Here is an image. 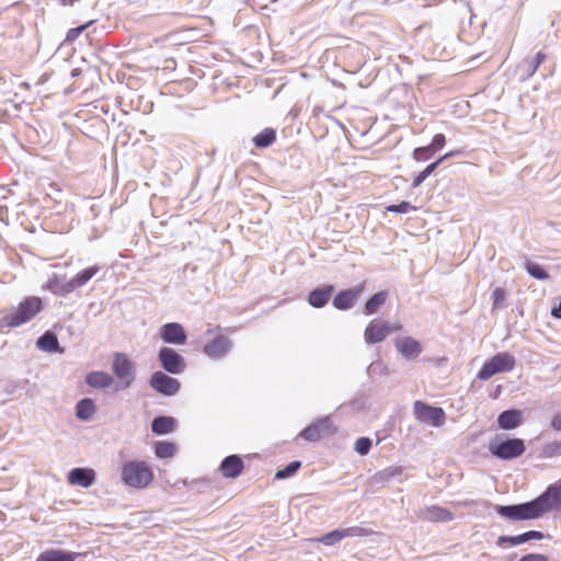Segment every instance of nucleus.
Instances as JSON below:
<instances>
[{
    "label": "nucleus",
    "instance_id": "obj_3",
    "mask_svg": "<svg viewBox=\"0 0 561 561\" xmlns=\"http://www.w3.org/2000/svg\"><path fill=\"white\" fill-rule=\"evenodd\" d=\"M531 504L538 518L547 513L559 511L561 508V479L550 484L541 495L531 501Z\"/></svg>",
    "mask_w": 561,
    "mask_h": 561
},
{
    "label": "nucleus",
    "instance_id": "obj_10",
    "mask_svg": "<svg viewBox=\"0 0 561 561\" xmlns=\"http://www.w3.org/2000/svg\"><path fill=\"white\" fill-rule=\"evenodd\" d=\"M336 432L330 416L320 417L299 433L308 442H317L327 435Z\"/></svg>",
    "mask_w": 561,
    "mask_h": 561
},
{
    "label": "nucleus",
    "instance_id": "obj_23",
    "mask_svg": "<svg viewBox=\"0 0 561 561\" xmlns=\"http://www.w3.org/2000/svg\"><path fill=\"white\" fill-rule=\"evenodd\" d=\"M333 290L332 285L316 288L309 294L308 301L314 308H322L328 304Z\"/></svg>",
    "mask_w": 561,
    "mask_h": 561
},
{
    "label": "nucleus",
    "instance_id": "obj_29",
    "mask_svg": "<svg viewBox=\"0 0 561 561\" xmlns=\"http://www.w3.org/2000/svg\"><path fill=\"white\" fill-rule=\"evenodd\" d=\"M95 411L94 401L89 398L80 400L76 405V415L81 421H89Z\"/></svg>",
    "mask_w": 561,
    "mask_h": 561
},
{
    "label": "nucleus",
    "instance_id": "obj_48",
    "mask_svg": "<svg viewBox=\"0 0 561 561\" xmlns=\"http://www.w3.org/2000/svg\"><path fill=\"white\" fill-rule=\"evenodd\" d=\"M87 25H81L79 27H76V28H72L70 30L69 34H72L73 35H77V34H80L81 32H83V30H85Z\"/></svg>",
    "mask_w": 561,
    "mask_h": 561
},
{
    "label": "nucleus",
    "instance_id": "obj_35",
    "mask_svg": "<svg viewBox=\"0 0 561 561\" xmlns=\"http://www.w3.org/2000/svg\"><path fill=\"white\" fill-rule=\"evenodd\" d=\"M438 167V162L428 164L419 175L413 180L412 186L416 188L420 186Z\"/></svg>",
    "mask_w": 561,
    "mask_h": 561
},
{
    "label": "nucleus",
    "instance_id": "obj_9",
    "mask_svg": "<svg viewBox=\"0 0 561 561\" xmlns=\"http://www.w3.org/2000/svg\"><path fill=\"white\" fill-rule=\"evenodd\" d=\"M495 512L510 520L537 519L531 501L515 505H495Z\"/></svg>",
    "mask_w": 561,
    "mask_h": 561
},
{
    "label": "nucleus",
    "instance_id": "obj_19",
    "mask_svg": "<svg viewBox=\"0 0 561 561\" xmlns=\"http://www.w3.org/2000/svg\"><path fill=\"white\" fill-rule=\"evenodd\" d=\"M364 290V285L340 291L333 299V306L339 310L351 309Z\"/></svg>",
    "mask_w": 561,
    "mask_h": 561
},
{
    "label": "nucleus",
    "instance_id": "obj_42",
    "mask_svg": "<svg viewBox=\"0 0 561 561\" xmlns=\"http://www.w3.org/2000/svg\"><path fill=\"white\" fill-rule=\"evenodd\" d=\"M492 299H493V308H500L502 307L504 300H505V291L503 288H495L492 293Z\"/></svg>",
    "mask_w": 561,
    "mask_h": 561
},
{
    "label": "nucleus",
    "instance_id": "obj_43",
    "mask_svg": "<svg viewBox=\"0 0 561 561\" xmlns=\"http://www.w3.org/2000/svg\"><path fill=\"white\" fill-rule=\"evenodd\" d=\"M446 139L443 134H436L433 138V141L428 147L432 149L433 152L440 150L445 146Z\"/></svg>",
    "mask_w": 561,
    "mask_h": 561
},
{
    "label": "nucleus",
    "instance_id": "obj_22",
    "mask_svg": "<svg viewBox=\"0 0 561 561\" xmlns=\"http://www.w3.org/2000/svg\"><path fill=\"white\" fill-rule=\"evenodd\" d=\"M85 382L95 389H106L113 386V377L105 371H92L87 375Z\"/></svg>",
    "mask_w": 561,
    "mask_h": 561
},
{
    "label": "nucleus",
    "instance_id": "obj_41",
    "mask_svg": "<svg viewBox=\"0 0 561 561\" xmlns=\"http://www.w3.org/2000/svg\"><path fill=\"white\" fill-rule=\"evenodd\" d=\"M546 59V55L541 51L537 53L535 58L529 60L528 64V71L529 75H534L536 70L538 69L539 65Z\"/></svg>",
    "mask_w": 561,
    "mask_h": 561
},
{
    "label": "nucleus",
    "instance_id": "obj_24",
    "mask_svg": "<svg viewBox=\"0 0 561 561\" xmlns=\"http://www.w3.org/2000/svg\"><path fill=\"white\" fill-rule=\"evenodd\" d=\"M499 426L502 430H514L522 423V413L517 410H507L497 417Z\"/></svg>",
    "mask_w": 561,
    "mask_h": 561
},
{
    "label": "nucleus",
    "instance_id": "obj_13",
    "mask_svg": "<svg viewBox=\"0 0 561 561\" xmlns=\"http://www.w3.org/2000/svg\"><path fill=\"white\" fill-rule=\"evenodd\" d=\"M394 347L403 358L410 362L416 360L423 352L421 343L412 336H398L394 339Z\"/></svg>",
    "mask_w": 561,
    "mask_h": 561
},
{
    "label": "nucleus",
    "instance_id": "obj_36",
    "mask_svg": "<svg viewBox=\"0 0 561 561\" xmlns=\"http://www.w3.org/2000/svg\"><path fill=\"white\" fill-rule=\"evenodd\" d=\"M561 455V442L549 443L542 448V456L546 458H552Z\"/></svg>",
    "mask_w": 561,
    "mask_h": 561
},
{
    "label": "nucleus",
    "instance_id": "obj_5",
    "mask_svg": "<svg viewBox=\"0 0 561 561\" xmlns=\"http://www.w3.org/2000/svg\"><path fill=\"white\" fill-rule=\"evenodd\" d=\"M112 370L118 378L116 390L129 388L135 380V364L127 357L126 354H115Z\"/></svg>",
    "mask_w": 561,
    "mask_h": 561
},
{
    "label": "nucleus",
    "instance_id": "obj_11",
    "mask_svg": "<svg viewBox=\"0 0 561 561\" xmlns=\"http://www.w3.org/2000/svg\"><path fill=\"white\" fill-rule=\"evenodd\" d=\"M158 358L162 368L170 374L179 375L186 368L184 357L171 347H162L159 351Z\"/></svg>",
    "mask_w": 561,
    "mask_h": 561
},
{
    "label": "nucleus",
    "instance_id": "obj_12",
    "mask_svg": "<svg viewBox=\"0 0 561 561\" xmlns=\"http://www.w3.org/2000/svg\"><path fill=\"white\" fill-rule=\"evenodd\" d=\"M149 383L153 390L164 396H174L181 388V383L178 379L162 371L153 373Z\"/></svg>",
    "mask_w": 561,
    "mask_h": 561
},
{
    "label": "nucleus",
    "instance_id": "obj_17",
    "mask_svg": "<svg viewBox=\"0 0 561 561\" xmlns=\"http://www.w3.org/2000/svg\"><path fill=\"white\" fill-rule=\"evenodd\" d=\"M232 347V342L225 335H218L214 340L207 342L204 345V353L213 358L219 359L229 353Z\"/></svg>",
    "mask_w": 561,
    "mask_h": 561
},
{
    "label": "nucleus",
    "instance_id": "obj_15",
    "mask_svg": "<svg viewBox=\"0 0 561 561\" xmlns=\"http://www.w3.org/2000/svg\"><path fill=\"white\" fill-rule=\"evenodd\" d=\"M159 335L168 344L183 345L187 340L183 325L178 322H170L160 327Z\"/></svg>",
    "mask_w": 561,
    "mask_h": 561
},
{
    "label": "nucleus",
    "instance_id": "obj_38",
    "mask_svg": "<svg viewBox=\"0 0 561 561\" xmlns=\"http://www.w3.org/2000/svg\"><path fill=\"white\" fill-rule=\"evenodd\" d=\"M387 211L390 213H400V214H407L411 210H416V207L411 205L409 202H401L397 205H389L387 208Z\"/></svg>",
    "mask_w": 561,
    "mask_h": 561
},
{
    "label": "nucleus",
    "instance_id": "obj_6",
    "mask_svg": "<svg viewBox=\"0 0 561 561\" xmlns=\"http://www.w3.org/2000/svg\"><path fill=\"white\" fill-rule=\"evenodd\" d=\"M490 453L504 460L515 459L525 451L524 440L520 438H511L503 442H491L489 445Z\"/></svg>",
    "mask_w": 561,
    "mask_h": 561
},
{
    "label": "nucleus",
    "instance_id": "obj_20",
    "mask_svg": "<svg viewBox=\"0 0 561 561\" xmlns=\"http://www.w3.org/2000/svg\"><path fill=\"white\" fill-rule=\"evenodd\" d=\"M417 516L424 520L433 523H446L454 519V514L451 512L437 505H431L420 510Z\"/></svg>",
    "mask_w": 561,
    "mask_h": 561
},
{
    "label": "nucleus",
    "instance_id": "obj_45",
    "mask_svg": "<svg viewBox=\"0 0 561 561\" xmlns=\"http://www.w3.org/2000/svg\"><path fill=\"white\" fill-rule=\"evenodd\" d=\"M519 561H548V558L540 553H530L522 557Z\"/></svg>",
    "mask_w": 561,
    "mask_h": 561
},
{
    "label": "nucleus",
    "instance_id": "obj_39",
    "mask_svg": "<svg viewBox=\"0 0 561 561\" xmlns=\"http://www.w3.org/2000/svg\"><path fill=\"white\" fill-rule=\"evenodd\" d=\"M542 538L543 534L537 530H529L524 534L517 535L518 545H522L529 540H540Z\"/></svg>",
    "mask_w": 561,
    "mask_h": 561
},
{
    "label": "nucleus",
    "instance_id": "obj_32",
    "mask_svg": "<svg viewBox=\"0 0 561 561\" xmlns=\"http://www.w3.org/2000/svg\"><path fill=\"white\" fill-rule=\"evenodd\" d=\"M176 453L175 444L171 442H157L154 446V454L159 458H171Z\"/></svg>",
    "mask_w": 561,
    "mask_h": 561
},
{
    "label": "nucleus",
    "instance_id": "obj_40",
    "mask_svg": "<svg viewBox=\"0 0 561 561\" xmlns=\"http://www.w3.org/2000/svg\"><path fill=\"white\" fill-rule=\"evenodd\" d=\"M432 153H433V151L428 146L420 147V148L414 149L413 158L416 161H423V160H427L432 156Z\"/></svg>",
    "mask_w": 561,
    "mask_h": 561
},
{
    "label": "nucleus",
    "instance_id": "obj_47",
    "mask_svg": "<svg viewBox=\"0 0 561 561\" xmlns=\"http://www.w3.org/2000/svg\"><path fill=\"white\" fill-rule=\"evenodd\" d=\"M87 25H81L79 27H76V28H72L70 30L69 34H72L73 35H77V34H80L81 32H83V30H85Z\"/></svg>",
    "mask_w": 561,
    "mask_h": 561
},
{
    "label": "nucleus",
    "instance_id": "obj_37",
    "mask_svg": "<svg viewBox=\"0 0 561 561\" xmlns=\"http://www.w3.org/2000/svg\"><path fill=\"white\" fill-rule=\"evenodd\" d=\"M371 448V440L368 437H359L355 442V451L359 454L360 456H365L369 453Z\"/></svg>",
    "mask_w": 561,
    "mask_h": 561
},
{
    "label": "nucleus",
    "instance_id": "obj_31",
    "mask_svg": "<svg viewBox=\"0 0 561 561\" xmlns=\"http://www.w3.org/2000/svg\"><path fill=\"white\" fill-rule=\"evenodd\" d=\"M276 139L275 130L272 128H265L261 133H259L254 138L253 141L256 147L259 148H266L271 146Z\"/></svg>",
    "mask_w": 561,
    "mask_h": 561
},
{
    "label": "nucleus",
    "instance_id": "obj_2",
    "mask_svg": "<svg viewBox=\"0 0 561 561\" xmlns=\"http://www.w3.org/2000/svg\"><path fill=\"white\" fill-rule=\"evenodd\" d=\"M153 471L145 460H129L122 466L121 480L133 489H146L153 481Z\"/></svg>",
    "mask_w": 561,
    "mask_h": 561
},
{
    "label": "nucleus",
    "instance_id": "obj_25",
    "mask_svg": "<svg viewBox=\"0 0 561 561\" xmlns=\"http://www.w3.org/2000/svg\"><path fill=\"white\" fill-rule=\"evenodd\" d=\"M78 553L69 552L66 550H47L42 552L36 561H76Z\"/></svg>",
    "mask_w": 561,
    "mask_h": 561
},
{
    "label": "nucleus",
    "instance_id": "obj_18",
    "mask_svg": "<svg viewBox=\"0 0 561 561\" xmlns=\"http://www.w3.org/2000/svg\"><path fill=\"white\" fill-rule=\"evenodd\" d=\"M95 471L92 468H75L68 472V483L70 485L89 488L95 481Z\"/></svg>",
    "mask_w": 561,
    "mask_h": 561
},
{
    "label": "nucleus",
    "instance_id": "obj_27",
    "mask_svg": "<svg viewBox=\"0 0 561 561\" xmlns=\"http://www.w3.org/2000/svg\"><path fill=\"white\" fill-rule=\"evenodd\" d=\"M176 422L171 416H159L152 421L151 430L157 435H164L175 430Z\"/></svg>",
    "mask_w": 561,
    "mask_h": 561
},
{
    "label": "nucleus",
    "instance_id": "obj_50",
    "mask_svg": "<svg viewBox=\"0 0 561 561\" xmlns=\"http://www.w3.org/2000/svg\"><path fill=\"white\" fill-rule=\"evenodd\" d=\"M73 0H62L64 4H67L68 2H72Z\"/></svg>",
    "mask_w": 561,
    "mask_h": 561
},
{
    "label": "nucleus",
    "instance_id": "obj_30",
    "mask_svg": "<svg viewBox=\"0 0 561 561\" xmlns=\"http://www.w3.org/2000/svg\"><path fill=\"white\" fill-rule=\"evenodd\" d=\"M388 294L386 291H378L365 305V313L370 316L378 311V309L386 302Z\"/></svg>",
    "mask_w": 561,
    "mask_h": 561
},
{
    "label": "nucleus",
    "instance_id": "obj_4",
    "mask_svg": "<svg viewBox=\"0 0 561 561\" xmlns=\"http://www.w3.org/2000/svg\"><path fill=\"white\" fill-rule=\"evenodd\" d=\"M515 364L516 360L512 354L507 352L497 353L483 364L478 373V378L488 380L495 374L511 371Z\"/></svg>",
    "mask_w": 561,
    "mask_h": 561
},
{
    "label": "nucleus",
    "instance_id": "obj_16",
    "mask_svg": "<svg viewBox=\"0 0 561 561\" xmlns=\"http://www.w3.org/2000/svg\"><path fill=\"white\" fill-rule=\"evenodd\" d=\"M368 531L362 527H350L345 529H335L331 533L323 535L318 539H313L314 541L321 542L325 546H333L346 537H362L366 536Z\"/></svg>",
    "mask_w": 561,
    "mask_h": 561
},
{
    "label": "nucleus",
    "instance_id": "obj_21",
    "mask_svg": "<svg viewBox=\"0 0 561 561\" xmlns=\"http://www.w3.org/2000/svg\"><path fill=\"white\" fill-rule=\"evenodd\" d=\"M243 467L242 459L237 455H231L221 461L219 469L225 478L234 479L240 476Z\"/></svg>",
    "mask_w": 561,
    "mask_h": 561
},
{
    "label": "nucleus",
    "instance_id": "obj_46",
    "mask_svg": "<svg viewBox=\"0 0 561 561\" xmlns=\"http://www.w3.org/2000/svg\"><path fill=\"white\" fill-rule=\"evenodd\" d=\"M551 425L554 430L561 431V414L553 417Z\"/></svg>",
    "mask_w": 561,
    "mask_h": 561
},
{
    "label": "nucleus",
    "instance_id": "obj_28",
    "mask_svg": "<svg viewBox=\"0 0 561 561\" xmlns=\"http://www.w3.org/2000/svg\"><path fill=\"white\" fill-rule=\"evenodd\" d=\"M36 346L44 352L56 353L62 352L59 347L57 336L51 332H45L36 342Z\"/></svg>",
    "mask_w": 561,
    "mask_h": 561
},
{
    "label": "nucleus",
    "instance_id": "obj_33",
    "mask_svg": "<svg viewBox=\"0 0 561 561\" xmlns=\"http://www.w3.org/2000/svg\"><path fill=\"white\" fill-rule=\"evenodd\" d=\"M526 270L528 274L536 279L543 280L549 277L548 273L542 268V266L537 263L528 261L526 263Z\"/></svg>",
    "mask_w": 561,
    "mask_h": 561
},
{
    "label": "nucleus",
    "instance_id": "obj_49",
    "mask_svg": "<svg viewBox=\"0 0 561 561\" xmlns=\"http://www.w3.org/2000/svg\"><path fill=\"white\" fill-rule=\"evenodd\" d=\"M454 156V152H448V153H445L444 156H442L438 160H436L435 162H438V165L445 161L446 159L450 158Z\"/></svg>",
    "mask_w": 561,
    "mask_h": 561
},
{
    "label": "nucleus",
    "instance_id": "obj_34",
    "mask_svg": "<svg viewBox=\"0 0 561 561\" xmlns=\"http://www.w3.org/2000/svg\"><path fill=\"white\" fill-rule=\"evenodd\" d=\"M300 466H301L300 461H291L284 469L278 470L275 473V479L282 480V479H286V478L294 476L297 472V470L300 468Z\"/></svg>",
    "mask_w": 561,
    "mask_h": 561
},
{
    "label": "nucleus",
    "instance_id": "obj_1",
    "mask_svg": "<svg viewBox=\"0 0 561 561\" xmlns=\"http://www.w3.org/2000/svg\"><path fill=\"white\" fill-rule=\"evenodd\" d=\"M42 310V300L31 296L22 300L16 307L2 311L0 329L18 328L30 322Z\"/></svg>",
    "mask_w": 561,
    "mask_h": 561
},
{
    "label": "nucleus",
    "instance_id": "obj_14",
    "mask_svg": "<svg viewBox=\"0 0 561 561\" xmlns=\"http://www.w3.org/2000/svg\"><path fill=\"white\" fill-rule=\"evenodd\" d=\"M99 271L100 266L98 265L89 266L80 271L71 279L59 286V293L67 295L75 291L77 288L84 286Z\"/></svg>",
    "mask_w": 561,
    "mask_h": 561
},
{
    "label": "nucleus",
    "instance_id": "obj_26",
    "mask_svg": "<svg viewBox=\"0 0 561 561\" xmlns=\"http://www.w3.org/2000/svg\"><path fill=\"white\" fill-rule=\"evenodd\" d=\"M402 472V468L398 466L387 467L376 472L371 478L370 482L373 485H383L389 482L392 478L399 476Z\"/></svg>",
    "mask_w": 561,
    "mask_h": 561
},
{
    "label": "nucleus",
    "instance_id": "obj_7",
    "mask_svg": "<svg viewBox=\"0 0 561 561\" xmlns=\"http://www.w3.org/2000/svg\"><path fill=\"white\" fill-rule=\"evenodd\" d=\"M413 413L417 421L427 425L439 427L445 423V412L442 408L428 405L422 401H415Z\"/></svg>",
    "mask_w": 561,
    "mask_h": 561
},
{
    "label": "nucleus",
    "instance_id": "obj_44",
    "mask_svg": "<svg viewBox=\"0 0 561 561\" xmlns=\"http://www.w3.org/2000/svg\"><path fill=\"white\" fill-rule=\"evenodd\" d=\"M496 543L500 547H504L505 543H510L511 546H518L517 536H500Z\"/></svg>",
    "mask_w": 561,
    "mask_h": 561
},
{
    "label": "nucleus",
    "instance_id": "obj_8",
    "mask_svg": "<svg viewBox=\"0 0 561 561\" xmlns=\"http://www.w3.org/2000/svg\"><path fill=\"white\" fill-rule=\"evenodd\" d=\"M401 330L400 323L370 321L365 329L364 339L367 344H376L385 341L390 333Z\"/></svg>",
    "mask_w": 561,
    "mask_h": 561
}]
</instances>
